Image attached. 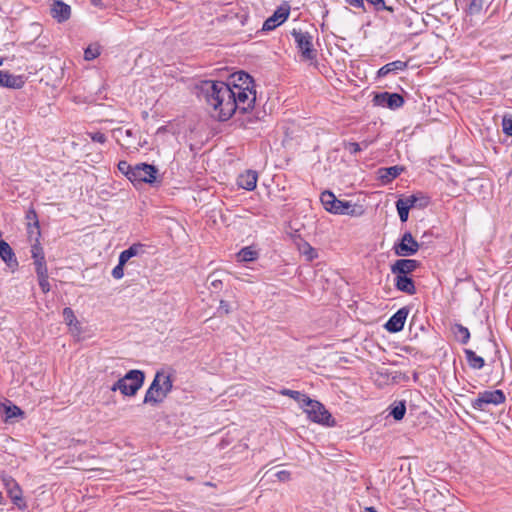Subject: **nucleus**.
<instances>
[{"label": "nucleus", "instance_id": "nucleus-44", "mask_svg": "<svg viewBox=\"0 0 512 512\" xmlns=\"http://www.w3.org/2000/svg\"><path fill=\"white\" fill-rule=\"evenodd\" d=\"M230 311H231L230 304L225 300H221L219 303L218 312L220 314H229Z\"/></svg>", "mask_w": 512, "mask_h": 512}, {"label": "nucleus", "instance_id": "nucleus-1", "mask_svg": "<svg viewBox=\"0 0 512 512\" xmlns=\"http://www.w3.org/2000/svg\"><path fill=\"white\" fill-rule=\"evenodd\" d=\"M201 93L211 116L218 121L229 120L236 111L247 112L256 101L254 80L243 71L232 74L227 82L204 81Z\"/></svg>", "mask_w": 512, "mask_h": 512}, {"label": "nucleus", "instance_id": "nucleus-28", "mask_svg": "<svg viewBox=\"0 0 512 512\" xmlns=\"http://www.w3.org/2000/svg\"><path fill=\"white\" fill-rule=\"evenodd\" d=\"M298 250L301 255L305 256L307 261H313L318 257L317 250L313 248L308 242H301L298 244Z\"/></svg>", "mask_w": 512, "mask_h": 512}, {"label": "nucleus", "instance_id": "nucleus-11", "mask_svg": "<svg viewBox=\"0 0 512 512\" xmlns=\"http://www.w3.org/2000/svg\"><path fill=\"white\" fill-rule=\"evenodd\" d=\"M112 133L116 141L125 149L138 150V148L141 146L139 142H135L132 139L134 138V132L132 129L116 128L112 131Z\"/></svg>", "mask_w": 512, "mask_h": 512}, {"label": "nucleus", "instance_id": "nucleus-10", "mask_svg": "<svg viewBox=\"0 0 512 512\" xmlns=\"http://www.w3.org/2000/svg\"><path fill=\"white\" fill-rule=\"evenodd\" d=\"M418 249L419 244L410 232L404 233L400 243L394 246L395 254L398 256H412L417 253Z\"/></svg>", "mask_w": 512, "mask_h": 512}, {"label": "nucleus", "instance_id": "nucleus-36", "mask_svg": "<svg viewBox=\"0 0 512 512\" xmlns=\"http://www.w3.org/2000/svg\"><path fill=\"white\" fill-rule=\"evenodd\" d=\"M396 208L399 214V218L402 222H406L409 216V208L406 206V203L400 201L399 199L396 202Z\"/></svg>", "mask_w": 512, "mask_h": 512}, {"label": "nucleus", "instance_id": "nucleus-3", "mask_svg": "<svg viewBox=\"0 0 512 512\" xmlns=\"http://www.w3.org/2000/svg\"><path fill=\"white\" fill-rule=\"evenodd\" d=\"M145 375L141 370H130L111 387L112 391L119 390L125 396H134L144 383Z\"/></svg>", "mask_w": 512, "mask_h": 512}, {"label": "nucleus", "instance_id": "nucleus-20", "mask_svg": "<svg viewBox=\"0 0 512 512\" xmlns=\"http://www.w3.org/2000/svg\"><path fill=\"white\" fill-rule=\"evenodd\" d=\"M0 257L9 266H17V259L10 245L2 240L0 241Z\"/></svg>", "mask_w": 512, "mask_h": 512}, {"label": "nucleus", "instance_id": "nucleus-37", "mask_svg": "<svg viewBox=\"0 0 512 512\" xmlns=\"http://www.w3.org/2000/svg\"><path fill=\"white\" fill-rule=\"evenodd\" d=\"M485 5V0H471L468 11L470 14H478L482 11Z\"/></svg>", "mask_w": 512, "mask_h": 512}, {"label": "nucleus", "instance_id": "nucleus-24", "mask_svg": "<svg viewBox=\"0 0 512 512\" xmlns=\"http://www.w3.org/2000/svg\"><path fill=\"white\" fill-rule=\"evenodd\" d=\"M400 201H403V203H406V206L409 209H412L414 207H426L428 204V198L424 195H410L405 198L399 199Z\"/></svg>", "mask_w": 512, "mask_h": 512}, {"label": "nucleus", "instance_id": "nucleus-4", "mask_svg": "<svg viewBox=\"0 0 512 512\" xmlns=\"http://www.w3.org/2000/svg\"><path fill=\"white\" fill-rule=\"evenodd\" d=\"M302 408L311 421L326 426L334 425V420L332 419L331 414L319 401L308 398L302 405Z\"/></svg>", "mask_w": 512, "mask_h": 512}, {"label": "nucleus", "instance_id": "nucleus-46", "mask_svg": "<svg viewBox=\"0 0 512 512\" xmlns=\"http://www.w3.org/2000/svg\"><path fill=\"white\" fill-rule=\"evenodd\" d=\"M275 476L279 481L285 482L290 479V472H288L286 470L278 471L275 474Z\"/></svg>", "mask_w": 512, "mask_h": 512}, {"label": "nucleus", "instance_id": "nucleus-12", "mask_svg": "<svg viewBox=\"0 0 512 512\" xmlns=\"http://www.w3.org/2000/svg\"><path fill=\"white\" fill-rule=\"evenodd\" d=\"M290 14L289 6H280L263 24L264 31H272L283 22H285Z\"/></svg>", "mask_w": 512, "mask_h": 512}, {"label": "nucleus", "instance_id": "nucleus-39", "mask_svg": "<svg viewBox=\"0 0 512 512\" xmlns=\"http://www.w3.org/2000/svg\"><path fill=\"white\" fill-rule=\"evenodd\" d=\"M366 1L371 6H373L376 11H383V10H387V11H390V12L393 11V9L391 7L386 6L384 0H366Z\"/></svg>", "mask_w": 512, "mask_h": 512}, {"label": "nucleus", "instance_id": "nucleus-33", "mask_svg": "<svg viewBox=\"0 0 512 512\" xmlns=\"http://www.w3.org/2000/svg\"><path fill=\"white\" fill-rule=\"evenodd\" d=\"M100 55V46L98 44H90L84 51V59L87 61L94 60Z\"/></svg>", "mask_w": 512, "mask_h": 512}, {"label": "nucleus", "instance_id": "nucleus-16", "mask_svg": "<svg viewBox=\"0 0 512 512\" xmlns=\"http://www.w3.org/2000/svg\"><path fill=\"white\" fill-rule=\"evenodd\" d=\"M51 15L58 22H64L71 16V7L63 1H54L51 5Z\"/></svg>", "mask_w": 512, "mask_h": 512}, {"label": "nucleus", "instance_id": "nucleus-30", "mask_svg": "<svg viewBox=\"0 0 512 512\" xmlns=\"http://www.w3.org/2000/svg\"><path fill=\"white\" fill-rule=\"evenodd\" d=\"M280 394L294 399L296 402H298L300 404L301 407L306 402V400L309 398L308 396H306L305 394H303L299 391L290 390V389H283L280 392Z\"/></svg>", "mask_w": 512, "mask_h": 512}, {"label": "nucleus", "instance_id": "nucleus-2", "mask_svg": "<svg viewBox=\"0 0 512 512\" xmlns=\"http://www.w3.org/2000/svg\"><path fill=\"white\" fill-rule=\"evenodd\" d=\"M173 384L170 374L158 371L146 391L144 403L157 404L162 402L172 390Z\"/></svg>", "mask_w": 512, "mask_h": 512}, {"label": "nucleus", "instance_id": "nucleus-43", "mask_svg": "<svg viewBox=\"0 0 512 512\" xmlns=\"http://www.w3.org/2000/svg\"><path fill=\"white\" fill-rule=\"evenodd\" d=\"M502 127L506 135L512 136V119L503 118Z\"/></svg>", "mask_w": 512, "mask_h": 512}, {"label": "nucleus", "instance_id": "nucleus-19", "mask_svg": "<svg viewBox=\"0 0 512 512\" xmlns=\"http://www.w3.org/2000/svg\"><path fill=\"white\" fill-rule=\"evenodd\" d=\"M395 286L399 291L409 295H413L416 292L413 280L406 275H396Z\"/></svg>", "mask_w": 512, "mask_h": 512}, {"label": "nucleus", "instance_id": "nucleus-14", "mask_svg": "<svg viewBox=\"0 0 512 512\" xmlns=\"http://www.w3.org/2000/svg\"><path fill=\"white\" fill-rule=\"evenodd\" d=\"M408 309L403 307L399 309L385 324V328L392 333L399 332L403 329L408 316Z\"/></svg>", "mask_w": 512, "mask_h": 512}, {"label": "nucleus", "instance_id": "nucleus-29", "mask_svg": "<svg viewBox=\"0 0 512 512\" xmlns=\"http://www.w3.org/2000/svg\"><path fill=\"white\" fill-rule=\"evenodd\" d=\"M466 359L468 361V364L473 369H481L484 367L485 362L484 359L478 355L472 350L466 349L465 350Z\"/></svg>", "mask_w": 512, "mask_h": 512}, {"label": "nucleus", "instance_id": "nucleus-15", "mask_svg": "<svg viewBox=\"0 0 512 512\" xmlns=\"http://www.w3.org/2000/svg\"><path fill=\"white\" fill-rule=\"evenodd\" d=\"M419 266V262L414 259H399L391 266V272L394 275H406L413 272Z\"/></svg>", "mask_w": 512, "mask_h": 512}, {"label": "nucleus", "instance_id": "nucleus-45", "mask_svg": "<svg viewBox=\"0 0 512 512\" xmlns=\"http://www.w3.org/2000/svg\"><path fill=\"white\" fill-rule=\"evenodd\" d=\"M346 148L352 154H356L362 150L360 144L356 142H349L348 144H346Z\"/></svg>", "mask_w": 512, "mask_h": 512}, {"label": "nucleus", "instance_id": "nucleus-40", "mask_svg": "<svg viewBox=\"0 0 512 512\" xmlns=\"http://www.w3.org/2000/svg\"><path fill=\"white\" fill-rule=\"evenodd\" d=\"M127 262H121V259L119 258V262H118V265L115 266L112 270V276L115 278V279H121L123 278L124 276V265L126 264Z\"/></svg>", "mask_w": 512, "mask_h": 512}, {"label": "nucleus", "instance_id": "nucleus-5", "mask_svg": "<svg viewBox=\"0 0 512 512\" xmlns=\"http://www.w3.org/2000/svg\"><path fill=\"white\" fill-rule=\"evenodd\" d=\"M506 401V395L500 389L485 390L479 392L477 397L471 400V407L478 411H486L488 406H498Z\"/></svg>", "mask_w": 512, "mask_h": 512}, {"label": "nucleus", "instance_id": "nucleus-23", "mask_svg": "<svg viewBox=\"0 0 512 512\" xmlns=\"http://www.w3.org/2000/svg\"><path fill=\"white\" fill-rule=\"evenodd\" d=\"M31 253L32 258L34 259V264L36 266V272H39L41 270L48 271L42 248L39 245H33Z\"/></svg>", "mask_w": 512, "mask_h": 512}, {"label": "nucleus", "instance_id": "nucleus-13", "mask_svg": "<svg viewBox=\"0 0 512 512\" xmlns=\"http://www.w3.org/2000/svg\"><path fill=\"white\" fill-rule=\"evenodd\" d=\"M374 101L377 105L397 109L403 106L404 99L400 94L384 92L375 96Z\"/></svg>", "mask_w": 512, "mask_h": 512}, {"label": "nucleus", "instance_id": "nucleus-27", "mask_svg": "<svg viewBox=\"0 0 512 512\" xmlns=\"http://www.w3.org/2000/svg\"><path fill=\"white\" fill-rule=\"evenodd\" d=\"M259 254L258 251H256L253 247L248 246L242 248L237 253V260L240 262H251L258 258Z\"/></svg>", "mask_w": 512, "mask_h": 512}, {"label": "nucleus", "instance_id": "nucleus-32", "mask_svg": "<svg viewBox=\"0 0 512 512\" xmlns=\"http://www.w3.org/2000/svg\"><path fill=\"white\" fill-rule=\"evenodd\" d=\"M453 331L461 343L466 344L469 341L470 332H469L468 328L462 326L461 324H456L454 326Z\"/></svg>", "mask_w": 512, "mask_h": 512}, {"label": "nucleus", "instance_id": "nucleus-6", "mask_svg": "<svg viewBox=\"0 0 512 512\" xmlns=\"http://www.w3.org/2000/svg\"><path fill=\"white\" fill-rule=\"evenodd\" d=\"M320 200L324 208L334 214L353 215V205L349 201H341L331 191L321 193Z\"/></svg>", "mask_w": 512, "mask_h": 512}, {"label": "nucleus", "instance_id": "nucleus-38", "mask_svg": "<svg viewBox=\"0 0 512 512\" xmlns=\"http://www.w3.org/2000/svg\"><path fill=\"white\" fill-rule=\"evenodd\" d=\"M118 169L119 171L124 174L130 181H131V176H132V173H133V167L130 166L128 164V162L126 161H120L118 163Z\"/></svg>", "mask_w": 512, "mask_h": 512}, {"label": "nucleus", "instance_id": "nucleus-26", "mask_svg": "<svg viewBox=\"0 0 512 512\" xmlns=\"http://www.w3.org/2000/svg\"><path fill=\"white\" fill-rule=\"evenodd\" d=\"M144 252L142 244H133L128 249L122 251L119 255L121 262H128L132 257L138 256Z\"/></svg>", "mask_w": 512, "mask_h": 512}, {"label": "nucleus", "instance_id": "nucleus-51", "mask_svg": "<svg viewBox=\"0 0 512 512\" xmlns=\"http://www.w3.org/2000/svg\"><path fill=\"white\" fill-rule=\"evenodd\" d=\"M2 500H3V495H2V493L0 492V504L2 503Z\"/></svg>", "mask_w": 512, "mask_h": 512}, {"label": "nucleus", "instance_id": "nucleus-21", "mask_svg": "<svg viewBox=\"0 0 512 512\" xmlns=\"http://www.w3.org/2000/svg\"><path fill=\"white\" fill-rule=\"evenodd\" d=\"M63 318L65 323L69 326L70 331L75 334L81 333V325L80 322L77 320L76 316L74 315V312L71 308L66 307L63 310Z\"/></svg>", "mask_w": 512, "mask_h": 512}, {"label": "nucleus", "instance_id": "nucleus-48", "mask_svg": "<svg viewBox=\"0 0 512 512\" xmlns=\"http://www.w3.org/2000/svg\"><path fill=\"white\" fill-rule=\"evenodd\" d=\"M91 4L96 7H100V8L104 7L102 0H91Z\"/></svg>", "mask_w": 512, "mask_h": 512}, {"label": "nucleus", "instance_id": "nucleus-7", "mask_svg": "<svg viewBox=\"0 0 512 512\" xmlns=\"http://www.w3.org/2000/svg\"><path fill=\"white\" fill-rule=\"evenodd\" d=\"M158 170L155 166L140 163L133 167L131 182L153 184L156 181Z\"/></svg>", "mask_w": 512, "mask_h": 512}, {"label": "nucleus", "instance_id": "nucleus-42", "mask_svg": "<svg viewBox=\"0 0 512 512\" xmlns=\"http://www.w3.org/2000/svg\"><path fill=\"white\" fill-rule=\"evenodd\" d=\"M26 218L27 220L29 221V227H32V223L33 222V226L36 230L39 229V223H38V220H37V214L34 210H30L28 211L27 215H26Z\"/></svg>", "mask_w": 512, "mask_h": 512}, {"label": "nucleus", "instance_id": "nucleus-31", "mask_svg": "<svg viewBox=\"0 0 512 512\" xmlns=\"http://www.w3.org/2000/svg\"><path fill=\"white\" fill-rule=\"evenodd\" d=\"M2 408H3V414H4V418H5V421H9L10 419L12 418H15L19 415H22V411L19 407L15 406V405H5L3 404L2 405Z\"/></svg>", "mask_w": 512, "mask_h": 512}, {"label": "nucleus", "instance_id": "nucleus-17", "mask_svg": "<svg viewBox=\"0 0 512 512\" xmlns=\"http://www.w3.org/2000/svg\"><path fill=\"white\" fill-rule=\"evenodd\" d=\"M258 175L255 171L247 170L240 174L237 178V184L239 187L252 191L256 188Z\"/></svg>", "mask_w": 512, "mask_h": 512}, {"label": "nucleus", "instance_id": "nucleus-49", "mask_svg": "<svg viewBox=\"0 0 512 512\" xmlns=\"http://www.w3.org/2000/svg\"><path fill=\"white\" fill-rule=\"evenodd\" d=\"M364 512H377V511L373 507H367V508H365Z\"/></svg>", "mask_w": 512, "mask_h": 512}, {"label": "nucleus", "instance_id": "nucleus-18", "mask_svg": "<svg viewBox=\"0 0 512 512\" xmlns=\"http://www.w3.org/2000/svg\"><path fill=\"white\" fill-rule=\"evenodd\" d=\"M24 85L22 76L12 75L5 71H0V86L12 89H19Z\"/></svg>", "mask_w": 512, "mask_h": 512}, {"label": "nucleus", "instance_id": "nucleus-50", "mask_svg": "<svg viewBox=\"0 0 512 512\" xmlns=\"http://www.w3.org/2000/svg\"><path fill=\"white\" fill-rule=\"evenodd\" d=\"M220 283H221L220 281L214 280V281H212L211 284H212L213 287L217 288Z\"/></svg>", "mask_w": 512, "mask_h": 512}, {"label": "nucleus", "instance_id": "nucleus-9", "mask_svg": "<svg viewBox=\"0 0 512 512\" xmlns=\"http://www.w3.org/2000/svg\"><path fill=\"white\" fill-rule=\"evenodd\" d=\"M1 480L13 504L19 508L24 507L25 503L23 500L22 489L16 480L8 475H2Z\"/></svg>", "mask_w": 512, "mask_h": 512}, {"label": "nucleus", "instance_id": "nucleus-25", "mask_svg": "<svg viewBox=\"0 0 512 512\" xmlns=\"http://www.w3.org/2000/svg\"><path fill=\"white\" fill-rule=\"evenodd\" d=\"M402 171L403 167L401 166H391L380 169L379 175L383 182H390L396 177H398Z\"/></svg>", "mask_w": 512, "mask_h": 512}, {"label": "nucleus", "instance_id": "nucleus-35", "mask_svg": "<svg viewBox=\"0 0 512 512\" xmlns=\"http://www.w3.org/2000/svg\"><path fill=\"white\" fill-rule=\"evenodd\" d=\"M405 412L406 406L404 402H399L398 404L392 407L390 414L393 416L395 420H401L403 419Z\"/></svg>", "mask_w": 512, "mask_h": 512}, {"label": "nucleus", "instance_id": "nucleus-22", "mask_svg": "<svg viewBox=\"0 0 512 512\" xmlns=\"http://www.w3.org/2000/svg\"><path fill=\"white\" fill-rule=\"evenodd\" d=\"M406 68L407 62L396 60L381 67L377 72V76L380 78L385 77L391 72L403 71Z\"/></svg>", "mask_w": 512, "mask_h": 512}, {"label": "nucleus", "instance_id": "nucleus-47", "mask_svg": "<svg viewBox=\"0 0 512 512\" xmlns=\"http://www.w3.org/2000/svg\"><path fill=\"white\" fill-rule=\"evenodd\" d=\"M351 6L356 8H364V0H345Z\"/></svg>", "mask_w": 512, "mask_h": 512}, {"label": "nucleus", "instance_id": "nucleus-41", "mask_svg": "<svg viewBox=\"0 0 512 512\" xmlns=\"http://www.w3.org/2000/svg\"><path fill=\"white\" fill-rule=\"evenodd\" d=\"M87 135L91 138L92 141L104 144L107 141L106 136L102 132H87Z\"/></svg>", "mask_w": 512, "mask_h": 512}, {"label": "nucleus", "instance_id": "nucleus-8", "mask_svg": "<svg viewBox=\"0 0 512 512\" xmlns=\"http://www.w3.org/2000/svg\"><path fill=\"white\" fill-rule=\"evenodd\" d=\"M292 35L301 52L304 60H313L316 57V51L313 49L312 36L308 32L293 30Z\"/></svg>", "mask_w": 512, "mask_h": 512}, {"label": "nucleus", "instance_id": "nucleus-52", "mask_svg": "<svg viewBox=\"0 0 512 512\" xmlns=\"http://www.w3.org/2000/svg\"><path fill=\"white\" fill-rule=\"evenodd\" d=\"M3 64V59L0 58V66Z\"/></svg>", "mask_w": 512, "mask_h": 512}, {"label": "nucleus", "instance_id": "nucleus-34", "mask_svg": "<svg viewBox=\"0 0 512 512\" xmlns=\"http://www.w3.org/2000/svg\"><path fill=\"white\" fill-rule=\"evenodd\" d=\"M38 277V282L43 293H48L50 291V284L48 281V271H39L36 272Z\"/></svg>", "mask_w": 512, "mask_h": 512}]
</instances>
